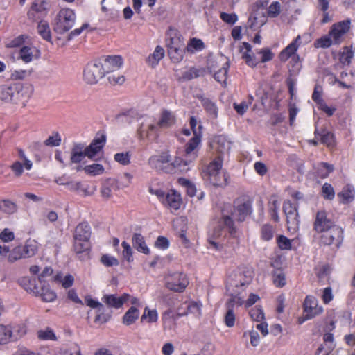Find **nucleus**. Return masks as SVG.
<instances>
[{
  "label": "nucleus",
  "mask_w": 355,
  "mask_h": 355,
  "mask_svg": "<svg viewBox=\"0 0 355 355\" xmlns=\"http://www.w3.org/2000/svg\"><path fill=\"white\" fill-rule=\"evenodd\" d=\"M243 48L246 51L242 55V58L245 60L246 64L250 67H255L257 64V62L253 55L249 53L251 51V46L247 42L243 43Z\"/></svg>",
  "instance_id": "obj_46"
},
{
  "label": "nucleus",
  "mask_w": 355,
  "mask_h": 355,
  "mask_svg": "<svg viewBox=\"0 0 355 355\" xmlns=\"http://www.w3.org/2000/svg\"><path fill=\"white\" fill-rule=\"evenodd\" d=\"M101 4L102 12L107 16L114 17L118 15V10L114 8L113 3L110 0H102Z\"/></svg>",
  "instance_id": "obj_44"
},
{
  "label": "nucleus",
  "mask_w": 355,
  "mask_h": 355,
  "mask_svg": "<svg viewBox=\"0 0 355 355\" xmlns=\"http://www.w3.org/2000/svg\"><path fill=\"white\" fill-rule=\"evenodd\" d=\"M26 327L24 324H17L11 327V336L12 341L21 339L26 334Z\"/></svg>",
  "instance_id": "obj_45"
},
{
  "label": "nucleus",
  "mask_w": 355,
  "mask_h": 355,
  "mask_svg": "<svg viewBox=\"0 0 355 355\" xmlns=\"http://www.w3.org/2000/svg\"><path fill=\"white\" fill-rule=\"evenodd\" d=\"M316 232L322 233V242L325 245H331L336 242L339 246L343 241V230L335 224L314 223Z\"/></svg>",
  "instance_id": "obj_5"
},
{
  "label": "nucleus",
  "mask_w": 355,
  "mask_h": 355,
  "mask_svg": "<svg viewBox=\"0 0 355 355\" xmlns=\"http://www.w3.org/2000/svg\"><path fill=\"white\" fill-rule=\"evenodd\" d=\"M166 44L168 49L184 46V40L175 28H170L166 33Z\"/></svg>",
  "instance_id": "obj_21"
},
{
  "label": "nucleus",
  "mask_w": 355,
  "mask_h": 355,
  "mask_svg": "<svg viewBox=\"0 0 355 355\" xmlns=\"http://www.w3.org/2000/svg\"><path fill=\"white\" fill-rule=\"evenodd\" d=\"M23 248L25 256L31 257L34 256L38 251L39 245L35 240L29 239L26 242Z\"/></svg>",
  "instance_id": "obj_39"
},
{
  "label": "nucleus",
  "mask_w": 355,
  "mask_h": 355,
  "mask_svg": "<svg viewBox=\"0 0 355 355\" xmlns=\"http://www.w3.org/2000/svg\"><path fill=\"white\" fill-rule=\"evenodd\" d=\"M91 228L88 223H78L74 232L73 248L76 254H81L89 249V239Z\"/></svg>",
  "instance_id": "obj_7"
},
{
  "label": "nucleus",
  "mask_w": 355,
  "mask_h": 355,
  "mask_svg": "<svg viewBox=\"0 0 355 355\" xmlns=\"http://www.w3.org/2000/svg\"><path fill=\"white\" fill-rule=\"evenodd\" d=\"M229 69V63L226 62L223 67L214 74V78L219 83H225Z\"/></svg>",
  "instance_id": "obj_56"
},
{
  "label": "nucleus",
  "mask_w": 355,
  "mask_h": 355,
  "mask_svg": "<svg viewBox=\"0 0 355 355\" xmlns=\"http://www.w3.org/2000/svg\"><path fill=\"white\" fill-rule=\"evenodd\" d=\"M13 355H40V353L36 351H32L25 347H19Z\"/></svg>",
  "instance_id": "obj_64"
},
{
  "label": "nucleus",
  "mask_w": 355,
  "mask_h": 355,
  "mask_svg": "<svg viewBox=\"0 0 355 355\" xmlns=\"http://www.w3.org/2000/svg\"><path fill=\"white\" fill-rule=\"evenodd\" d=\"M54 281L60 284L64 288H69L74 283V277L71 274L64 275L62 272H58L53 277Z\"/></svg>",
  "instance_id": "obj_27"
},
{
  "label": "nucleus",
  "mask_w": 355,
  "mask_h": 355,
  "mask_svg": "<svg viewBox=\"0 0 355 355\" xmlns=\"http://www.w3.org/2000/svg\"><path fill=\"white\" fill-rule=\"evenodd\" d=\"M353 56L354 52L348 47H345L340 55V61L343 64L349 65Z\"/></svg>",
  "instance_id": "obj_59"
},
{
  "label": "nucleus",
  "mask_w": 355,
  "mask_h": 355,
  "mask_svg": "<svg viewBox=\"0 0 355 355\" xmlns=\"http://www.w3.org/2000/svg\"><path fill=\"white\" fill-rule=\"evenodd\" d=\"M106 142V137L104 135L96 137L91 144L84 147L87 157L93 159L94 157L102 150Z\"/></svg>",
  "instance_id": "obj_17"
},
{
  "label": "nucleus",
  "mask_w": 355,
  "mask_h": 355,
  "mask_svg": "<svg viewBox=\"0 0 355 355\" xmlns=\"http://www.w3.org/2000/svg\"><path fill=\"white\" fill-rule=\"evenodd\" d=\"M355 191L353 187L347 185L338 193V196L341 198L343 203H348L354 199Z\"/></svg>",
  "instance_id": "obj_35"
},
{
  "label": "nucleus",
  "mask_w": 355,
  "mask_h": 355,
  "mask_svg": "<svg viewBox=\"0 0 355 355\" xmlns=\"http://www.w3.org/2000/svg\"><path fill=\"white\" fill-rule=\"evenodd\" d=\"M132 245L139 252L148 254L150 250L144 241V237L140 234L135 233L132 237Z\"/></svg>",
  "instance_id": "obj_33"
},
{
  "label": "nucleus",
  "mask_w": 355,
  "mask_h": 355,
  "mask_svg": "<svg viewBox=\"0 0 355 355\" xmlns=\"http://www.w3.org/2000/svg\"><path fill=\"white\" fill-rule=\"evenodd\" d=\"M11 341V326L0 324V345H6Z\"/></svg>",
  "instance_id": "obj_40"
},
{
  "label": "nucleus",
  "mask_w": 355,
  "mask_h": 355,
  "mask_svg": "<svg viewBox=\"0 0 355 355\" xmlns=\"http://www.w3.org/2000/svg\"><path fill=\"white\" fill-rule=\"evenodd\" d=\"M130 157L131 153L129 151L118 153L114 156V161L123 166L130 164Z\"/></svg>",
  "instance_id": "obj_53"
},
{
  "label": "nucleus",
  "mask_w": 355,
  "mask_h": 355,
  "mask_svg": "<svg viewBox=\"0 0 355 355\" xmlns=\"http://www.w3.org/2000/svg\"><path fill=\"white\" fill-rule=\"evenodd\" d=\"M159 126L155 124L151 118L144 117L141 123L137 132L141 139L150 138L157 135Z\"/></svg>",
  "instance_id": "obj_12"
},
{
  "label": "nucleus",
  "mask_w": 355,
  "mask_h": 355,
  "mask_svg": "<svg viewBox=\"0 0 355 355\" xmlns=\"http://www.w3.org/2000/svg\"><path fill=\"white\" fill-rule=\"evenodd\" d=\"M25 257L22 246L19 245L12 250L8 254V259L10 262H14Z\"/></svg>",
  "instance_id": "obj_54"
},
{
  "label": "nucleus",
  "mask_w": 355,
  "mask_h": 355,
  "mask_svg": "<svg viewBox=\"0 0 355 355\" xmlns=\"http://www.w3.org/2000/svg\"><path fill=\"white\" fill-rule=\"evenodd\" d=\"M115 179H108L105 181L101 188V195L103 198H110L112 196V191L117 190L116 189Z\"/></svg>",
  "instance_id": "obj_38"
},
{
  "label": "nucleus",
  "mask_w": 355,
  "mask_h": 355,
  "mask_svg": "<svg viewBox=\"0 0 355 355\" xmlns=\"http://www.w3.org/2000/svg\"><path fill=\"white\" fill-rule=\"evenodd\" d=\"M87 157L84 150V145L81 143L75 144L71 150V164H78L84 157Z\"/></svg>",
  "instance_id": "obj_23"
},
{
  "label": "nucleus",
  "mask_w": 355,
  "mask_h": 355,
  "mask_svg": "<svg viewBox=\"0 0 355 355\" xmlns=\"http://www.w3.org/2000/svg\"><path fill=\"white\" fill-rule=\"evenodd\" d=\"M49 3L45 0H35L28 11V17L35 21L42 17L45 16L48 12Z\"/></svg>",
  "instance_id": "obj_13"
},
{
  "label": "nucleus",
  "mask_w": 355,
  "mask_h": 355,
  "mask_svg": "<svg viewBox=\"0 0 355 355\" xmlns=\"http://www.w3.org/2000/svg\"><path fill=\"white\" fill-rule=\"evenodd\" d=\"M25 288L28 292L33 293L36 295H40L44 302H51L56 299L55 292L51 290L48 285L44 284L41 288L33 285L27 286Z\"/></svg>",
  "instance_id": "obj_16"
},
{
  "label": "nucleus",
  "mask_w": 355,
  "mask_h": 355,
  "mask_svg": "<svg viewBox=\"0 0 355 355\" xmlns=\"http://www.w3.org/2000/svg\"><path fill=\"white\" fill-rule=\"evenodd\" d=\"M165 51L160 46H157L153 53L150 54L146 59L148 64L155 67L159 62L164 57Z\"/></svg>",
  "instance_id": "obj_25"
},
{
  "label": "nucleus",
  "mask_w": 355,
  "mask_h": 355,
  "mask_svg": "<svg viewBox=\"0 0 355 355\" xmlns=\"http://www.w3.org/2000/svg\"><path fill=\"white\" fill-rule=\"evenodd\" d=\"M252 200L249 198H238L232 209L230 206L223 210L224 222H243L252 219Z\"/></svg>",
  "instance_id": "obj_1"
},
{
  "label": "nucleus",
  "mask_w": 355,
  "mask_h": 355,
  "mask_svg": "<svg viewBox=\"0 0 355 355\" xmlns=\"http://www.w3.org/2000/svg\"><path fill=\"white\" fill-rule=\"evenodd\" d=\"M185 49L184 46L173 47L168 49V53L173 62H180L184 58Z\"/></svg>",
  "instance_id": "obj_37"
},
{
  "label": "nucleus",
  "mask_w": 355,
  "mask_h": 355,
  "mask_svg": "<svg viewBox=\"0 0 355 355\" xmlns=\"http://www.w3.org/2000/svg\"><path fill=\"white\" fill-rule=\"evenodd\" d=\"M323 197L327 200H332L335 196L333 187L329 183H324L322 187Z\"/></svg>",
  "instance_id": "obj_61"
},
{
  "label": "nucleus",
  "mask_w": 355,
  "mask_h": 355,
  "mask_svg": "<svg viewBox=\"0 0 355 355\" xmlns=\"http://www.w3.org/2000/svg\"><path fill=\"white\" fill-rule=\"evenodd\" d=\"M37 338L41 340H56L57 337L55 332L50 328L46 327L37 331Z\"/></svg>",
  "instance_id": "obj_47"
},
{
  "label": "nucleus",
  "mask_w": 355,
  "mask_h": 355,
  "mask_svg": "<svg viewBox=\"0 0 355 355\" xmlns=\"http://www.w3.org/2000/svg\"><path fill=\"white\" fill-rule=\"evenodd\" d=\"M332 44H334V40L329 33L317 39L314 42V46L315 48L325 49L331 46Z\"/></svg>",
  "instance_id": "obj_50"
},
{
  "label": "nucleus",
  "mask_w": 355,
  "mask_h": 355,
  "mask_svg": "<svg viewBox=\"0 0 355 355\" xmlns=\"http://www.w3.org/2000/svg\"><path fill=\"white\" fill-rule=\"evenodd\" d=\"M83 171L88 175L96 176L104 173V167L100 164H93L85 166Z\"/></svg>",
  "instance_id": "obj_49"
},
{
  "label": "nucleus",
  "mask_w": 355,
  "mask_h": 355,
  "mask_svg": "<svg viewBox=\"0 0 355 355\" xmlns=\"http://www.w3.org/2000/svg\"><path fill=\"white\" fill-rule=\"evenodd\" d=\"M166 287L175 292H183L189 284V280L185 274L179 272L168 271L165 277Z\"/></svg>",
  "instance_id": "obj_10"
},
{
  "label": "nucleus",
  "mask_w": 355,
  "mask_h": 355,
  "mask_svg": "<svg viewBox=\"0 0 355 355\" xmlns=\"http://www.w3.org/2000/svg\"><path fill=\"white\" fill-rule=\"evenodd\" d=\"M60 143L61 137L58 132H54L44 141V144L48 146H58Z\"/></svg>",
  "instance_id": "obj_60"
},
{
  "label": "nucleus",
  "mask_w": 355,
  "mask_h": 355,
  "mask_svg": "<svg viewBox=\"0 0 355 355\" xmlns=\"http://www.w3.org/2000/svg\"><path fill=\"white\" fill-rule=\"evenodd\" d=\"M283 209L286 216V222L297 220L298 214L295 206L289 200L284 202Z\"/></svg>",
  "instance_id": "obj_28"
},
{
  "label": "nucleus",
  "mask_w": 355,
  "mask_h": 355,
  "mask_svg": "<svg viewBox=\"0 0 355 355\" xmlns=\"http://www.w3.org/2000/svg\"><path fill=\"white\" fill-rule=\"evenodd\" d=\"M139 311L135 306H131L124 314L122 318V322L126 326H129L135 322L139 318Z\"/></svg>",
  "instance_id": "obj_29"
},
{
  "label": "nucleus",
  "mask_w": 355,
  "mask_h": 355,
  "mask_svg": "<svg viewBox=\"0 0 355 355\" xmlns=\"http://www.w3.org/2000/svg\"><path fill=\"white\" fill-rule=\"evenodd\" d=\"M317 175L320 178H326L334 170L332 165L326 162H320L314 167Z\"/></svg>",
  "instance_id": "obj_34"
},
{
  "label": "nucleus",
  "mask_w": 355,
  "mask_h": 355,
  "mask_svg": "<svg viewBox=\"0 0 355 355\" xmlns=\"http://www.w3.org/2000/svg\"><path fill=\"white\" fill-rule=\"evenodd\" d=\"M205 47V45L202 40L193 37L189 40L186 50L191 53H194L195 52L202 51Z\"/></svg>",
  "instance_id": "obj_36"
},
{
  "label": "nucleus",
  "mask_w": 355,
  "mask_h": 355,
  "mask_svg": "<svg viewBox=\"0 0 355 355\" xmlns=\"http://www.w3.org/2000/svg\"><path fill=\"white\" fill-rule=\"evenodd\" d=\"M323 308L318 305L317 299L313 296H307L304 302V312L306 319H311L321 314Z\"/></svg>",
  "instance_id": "obj_14"
},
{
  "label": "nucleus",
  "mask_w": 355,
  "mask_h": 355,
  "mask_svg": "<svg viewBox=\"0 0 355 355\" xmlns=\"http://www.w3.org/2000/svg\"><path fill=\"white\" fill-rule=\"evenodd\" d=\"M19 55L23 62L29 63L40 57V51L35 46H24L21 48Z\"/></svg>",
  "instance_id": "obj_19"
},
{
  "label": "nucleus",
  "mask_w": 355,
  "mask_h": 355,
  "mask_svg": "<svg viewBox=\"0 0 355 355\" xmlns=\"http://www.w3.org/2000/svg\"><path fill=\"white\" fill-rule=\"evenodd\" d=\"M301 44V37L297 35V37L289 44L284 49H283L280 54L279 58L282 61H286L289 58L294 55L298 49Z\"/></svg>",
  "instance_id": "obj_22"
},
{
  "label": "nucleus",
  "mask_w": 355,
  "mask_h": 355,
  "mask_svg": "<svg viewBox=\"0 0 355 355\" xmlns=\"http://www.w3.org/2000/svg\"><path fill=\"white\" fill-rule=\"evenodd\" d=\"M201 307L202 304L195 302H191L187 305V311L184 312H180L178 313V317H182L187 315L189 313L193 314L195 318H200L201 315Z\"/></svg>",
  "instance_id": "obj_31"
},
{
  "label": "nucleus",
  "mask_w": 355,
  "mask_h": 355,
  "mask_svg": "<svg viewBox=\"0 0 355 355\" xmlns=\"http://www.w3.org/2000/svg\"><path fill=\"white\" fill-rule=\"evenodd\" d=\"M282 10L281 3L272 1L268 8L267 15L270 18H275L279 16Z\"/></svg>",
  "instance_id": "obj_52"
},
{
  "label": "nucleus",
  "mask_w": 355,
  "mask_h": 355,
  "mask_svg": "<svg viewBox=\"0 0 355 355\" xmlns=\"http://www.w3.org/2000/svg\"><path fill=\"white\" fill-rule=\"evenodd\" d=\"M17 207L15 202L8 200H0V211L8 214H12L17 211Z\"/></svg>",
  "instance_id": "obj_41"
},
{
  "label": "nucleus",
  "mask_w": 355,
  "mask_h": 355,
  "mask_svg": "<svg viewBox=\"0 0 355 355\" xmlns=\"http://www.w3.org/2000/svg\"><path fill=\"white\" fill-rule=\"evenodd\" d=\"M260 18L262 19H259L258 17L251 15L249 17L248 21L249 28L252 29H256L257 28L262 26L266 22V19L264 17H261Z\"/></svg>",
  "instance_id": "obj_57"
},
{
  "label": "nucleus",
  "mask_w": 355,
  "mask_h": 355,
  "mask_svg": "<svg viewBox=\"0 0 355 355\" xmlns=\"http://www.w3.org/2000/svg\"><path fill=\"white\" fill-rule=\"evenodd\" d=\"M272 282L277 287H283L286 285V277L282 270H276L272 273Z\"/></svg>",
  "instance_id": "obj_51"
},
{
  "label": "nucleus",
  "mask_w": 355,
  "mask_h": 355,
  "mask_svg": "<svg viewBox=\"0 0 355 355\" xmlns=\"http://www.w3.org/2000/svg\"><path fill=\"white\" fill-rule=\"evenodd\" d=\"M133 175L130 173H124L118 179H115L116 189H121L129 187L132 183Z\"/></svg>",
  "instance_id": "obj_42"
},
{
  "label": "nucleus",
  "mask_w": 355,
  "mask_h": 355,
  "mask_svg": "<svg viewBox=\"0 0 355 355\" xmlns=\"http://www.w3.org/2000/svg\"><path fill=\"white\" fill-rule=\"evenodd\" d=\"M202 105L207 112L211 115L213 117H216L218 114V109L214 103L209 99H204L202 101Z\"/></svg>",
  "instance_id": "obj_58"
},
{
  "label": "nucleus",
  "mask_w": 355,
  "mask_h": 355,
  "mask_svg": "<svg viewBox=\"0 0 355 355\" xmlns=\"http://www.w3.org/2000/svg\"><path fill=\"white\" fill-rule=\"evenodd\" d=\"M220 17L224 22L230 25L234 24L238 20V16L235 13H227L223 12H220Z\"/></svg>",
  "instance_id": "obj_62"
},
{
  "label": "nucleus",
  "mask_w": 355,
  "mask_h": 355,
  "mask_svg": "<svg viewBox=\"0 0 355 355\" xmlns=\"http://www.w3.org/2000/svg\"><path fill=\"white\" fill-rule=\"evenodd\" d=\"M226 313L224 318V322L227 327H232L235 324L236 316L232 304H225Z\"/></svg>",
  "instance_id": "obj_43"
},
{
  "label": "nucleus",
  "mask_w": 355,
  "mask_h": 355,
  "mask_svg": "<svg viewBox=\"0 0 355 355\" xmlns=\"http://www.w3.org/2000/svg\"><path fill=\"white\" fill-rule=\"evenodd\" d=\"M130 297V296L128 293H123L119 297L114 294L105 295L102 297V301L109 307L119 309Z\"/></svg>",
  "instance_id": "obj_18"
},
{
  "label": "nucleus",
  "mask_w": 355,
  "mask_h": 355,
  "mask_svg": "<svg viewBox=\"0 0 355 355\" xmlns=\"http://www.w3.org/2000/svg\"><path fill=\"white\" fill-rule=\"evenodd\" d=\"M250 315L253 320L259 322L264 318L263 310L260 307H254L250 311Z\"/></svg>",
  "instance_id": "obj_63"
},
{
  "label": "nucleus",
  "mask_w": 355,
  "mask_h": 355,
  "mask_svg": "<svg viewBox=\"0 0 355 355\" xmlns=\"http://www.w3.org/2000/svg\"><path fill=\"white\" fill-rule=\"evenodd\" d=\"M175 123L174 114L168 110L162 112L160 119L157 123L159 128H168Z\"/></svg>",
  "instance_id": "obj_26"
},
{
  "label": "nucleus",
  "mask_w": 355,
  "mask_h": 355,
  "mask_svg": "<svg viewBox=\"0 0 355 355\" xmlns=\"http://www.w3.org/2000/svg\"><path fill=\"white\" fill-rule=\"evenodd\" d=\"M38 34L46 41L51 42V32L49 24L46 21H40L37 26Z\"/></svg>",
  "instance_id": "obj_32"
},
{
  "label": "nucleus",
  "mask_w": 355,
  "mask_h": 355,
  "mask_svg": "<svg viewBox=\"0 0 355 355\" xmlns=\"http://www.w3.org/2000/svg\"><path fill=\"white\" fill-rule=\"evenodd\" d=\"M76 19V13L72 9L62 8L52 21L53 31L56 33L64 34L74 26Z\"/></svg>",
  "instance_id": "obj_6"
},
{
  "label": "nucleus",
  "mask_w": 355,
  "mask_h": 355,
  "mask_svg": "<svg viewBox=\"0 0 355 355\" xmlns=\"http://www.w3.org/2000/svg\"><path fill=\"white\" fill-rule=\"evenodd\" d=\"M214 142L216 148L220 153H228L231 148V142L223 135L217 136Z\"/></svg>",
  "instance_id": "obj_30"
},
{
  "label": "nucleus",
  "mask_w": 355,
  "mask_h": 355,
  "mask_svg": "<svg viewBox=\"0 0 355 355\" xmlns=\"http://www.w3.org/2000/svg\"><path fill=\"white\" fill-rule=\"evenodd\" d=\"M102 64L105 74L119 69L123 64V60L119 55L107 56Z\"/></svg>",
  "instance_id": "obj_20"
},
{
  "label": "nucleus",
  "mask_w": 355,
  "mask_h": 355,
  "mask_svg": "<svg viewBox=\"0 0 355 355\" xmlns=\"http://www.w3.org/2000/svg\"><path fill=\"white\" fill-rule=\"evenodd\" d=\"M179 317L177 315H174L171 309L166 310L162 314V321L164 329L171 328V322H174Z\"/></svg>",
  "instance_id": "obj_48"
},
{
  "label": "nucleus",
  "mask_w": 355,
  "mask_h": 355,
  "mask_svg": "<svg viewBox=\"0 0 355 355\" xmlns=\"http://www.w3.org/2000/svg\"><path fill=\"white\" fill-rule=\"evenodd\" d=\"M182 159L181 157H175V159L171 161V155L168 151L162 152L159 154L152 155L148 160L149 166L158 171L166 173H173L176 169L181 171Z\"/></svg>",
  "instance_id": "obj_2"
},
{
  "label": "nucleus",
  "mask_w": 355,
  "mask_h": 355,
  "mask_svg": "<svg viewBox=\"0 0 355 355\" xmlns=\"http://www.w3.org/2000/svg\"><path fill=\"white\" fill-rule=\"evenodd\" d=\"M350 21L346 20L334 24L330 31L329 34L334 40V44H339L342 42V38L349 30Z\"/></svg>",
  "instance_id": "obj_15"
},
{
  "label": "nucleus",
  "mask_w": 355,
  "mask_h": 355,
  "mask_svg": "<svg viewBox=\"0 0 355 355\" xmlns=\"http://www.w3.org/2000/svg\"><path fill=\"white\" fill-rule=\"evenodd\" d=\"M103 66L100 61L89 63L83 73L84 80L88 84H96L105 76Z\"/></svg>",
  "instance_id": "obj_11"
},
{
  "label": "nucleus",
  "mask_w": 355,
  "mask_h": 355,
  "mask_svg": "<svg viewBox=\"0 0 355 355\" xmlns=\"http://www.w3.org/2000/svg\"><path fill=\"white\" fill-rule=\"evenodd\" d=\"M144 319H147L149 323L157 322L158 320L157 311L155 309L150 310L146 307L141 316V320Z\"/></svg>",
  "instance_id": "obj_55"
},
{
  "label": "nucleus",
  "mask_w": 355,
  "mask_h": 355,
  "mask_svg": "<svg viewBox=\"0 0 355 355\" xmlns=\"http://www.w3.org/2000/svg\"><path fill=\"white\" fill-rule=\"evenodd\" d=\"M230 284L234 286H244L250 282L252 275L250 272H248V275L244 274L241 270L236 271L232 275Z\"/></svg>",
  "instance_id": "obj_24"
},
{
  "label": "nucleus",
  "mask_w": 355,
  "mask_h": 355,
  "mask_svg": "<svg viewBox=\"0 0 355 355\" xmlns=\"http://www.w3.org/2000/svg\"><path fill=\"white\" fill-rule=\"evenodd\" d=\"M31 89L21 83L0 85V99L5 102L17 103L18 101L31 95Z\"/></svg>",
  "instance_id": "obj_4"
},
{
  "label": "nucleus",
  "mask_w": 355,
  "mask_h": 355,
  "mask_svg": "<svg viewBox=\"0 0 355 355\" xmlns=\"http://www.w3.org/2000/svg\"><path fill=\"white\" fill-rule=\"evenodd\" d=\"M223 161L220 156L216 157L202 171L204 180L215 187H223L227 184L228 175L222 171Z\"/></svg>",
  "instance_id": "obj_3"
},
{
  "label": "nucleus",
  "mask_w": 355,
  "mask_h": 355,
  "mask_svg": "<svg viewBox=\"0 0 355 355\" xmlns=\"http://www.w3.org/2000/svg\"><path fill=\"white\" fill-rule=\"evenodd\" d=\"M148 191L151 194L155 195L164 207L171 210L179 209L182 204L180 194L175 190L166 193L163 190L150 187Z\"/></svg>",
  "instance_id": "obj_8"
},
{
  "label": "nucleus",
  "mask_w": 355,
  "mask_h": 355,
  "mask_svg": "<svg viewBox=\"0 0 355 355\" xmlns=\"http://www.w3.org/2000/svg\"><path fill=\"white\" fill-rule=\"evenodd\" d=\"M201 142V136H193L185 146L184 154L182 159V168L181 171H187L189 169L187 167L189 164L193 163L198 157V147Z\"/></svg>",
  "instance_id": "obj_9"
}]
</instances>
